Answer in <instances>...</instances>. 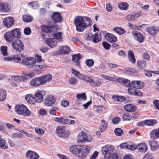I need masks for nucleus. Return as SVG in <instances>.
<instances>
[{"instance_id": "473e14b6", "label": "nucleus", "mask_w": 159, "mask_h": 159, "mask_svg": "<svg viewBox=\"0 0 159 159\" xmlns=\"http://www.w3.org/2000/svg\"><path fill=\"white\" fill-rule=\"evenodd\" d=\"M9 10L7 4L0 2V11L7 12Z\"/></svg>"}, {"instance_id": "c03bdc74", "label": "nucleus", "mask_w": 159, "mask_h": 159, "mask_svg": "<svg viewBox=\"0 0 159 159\" xmlns=\"http://www.w3.org/2000/svg\"><path fill=\"white\" fill-rule=\"evenodd\" d=\"M119 7L121 10H126L129 7V5L126 2H121L118 4Z\"/></svg>"}, {"instance_id": "423d86ee", "label": "nucleus", "mask_w": 159, "mask_h": 159, "mask_svg": "<svg viewBox=\"0 0 159 159\" xmlns=\"http://www.w3.org/2000/svg\"><path fill=\"white\" fill-rule=\"evenodd\" d=\"M90 150V148L89 146H84L79 151L77 156L80 158L85 157L89 153Z\"/></svg>"}, {"instance_id": "774afa93", "label": "nucleus", "mask_w": 159, "mask_h": 159, "mask_svg": "<svg viewBox=\"0 0 159 159\" xmlns=\"http://www.w3.org/2000/svg\"><path fill=\"white\" fill-rule=\"evenodd\" d=\"M126 18L129 21H132L134 20L133 17V14H129L127 15L126 17Z\"/></svg>"}, {"instance_id": "13d9d810", "label": "nucleus", "mask_w": 159, "mask_h": 159, "mask_svg": "<svg viewBox=\"0 0 159 159\" xmlns=\"http://www.w3.org/2000/svg\"><path fill=\"white\" fill-rule=\"evenodd\" d=\"M101 77L103 79H105L107 80H109L110 81H114V78L112 77L109 76L101 74L100 75Z\"/></svg>"}, {"instance_id": "e2e57ef3", "label": "nucleus", "mask_w": 159, "mask_h": 159, "mask_svg": "<svg viewBox=\"0 0 159 159\" xmlns=\"http://www.w3.org/2000/svg\"><path fill=\"white\" fill-rule=\"evenodd\" d=\"M18 131H19V132H20L23 133L24 134H25L26 136L28 137H30V138H32L33 137V135L32 134L28 133L24 131L23 130L18 129Z\"/></svg>"}, {"instance_id": "6e6d98bb", "label": "nucleus", "mask_w": 159, "mask_h": 159, "mask_svg": "<svg viewBox=\"0 0 159 159\" xmlns=\"http://www.w3.org/2000/svg\"><path fill=\"white\" fill-rule=\"evenodd\" d=\"M0 142H1V143H0V147L1 148L4 149H7L8 148L7 143L3 139H1Z\"/></svg>"}, {"instance_id": "052dcab7", "label": "nucleus", "mask_w": 159, "mask_h": 159, "mask_svg": "<svg viewBox=\"0 0 159 159\" xmlns=\"http://www.w3.org/2000/svg\"><path fill=\"white\" fill-rule=\"evenodd\" d=\"M87 65L89 67L92 66L94 64L93 61L91 59H88L86 62Z\"/></svg>"}, {"instance_id": "680f3d73", "label": "nucleus", "mask_w": 159, "mask_h": 159, "mask_svg": "<svg viewBox=\"0 0 159 159\" xmlns=\"http://www.w3.org/2000/svg\"><path fill=\"white\" fill-rule=\"evenodd\" d=\"M45 66L46 65L45 64H37L34 66L35 68L37 70L42 69L45 68Z\"/></svg>"}, {"instance_id": "338daca9", "label": "nucleus", "mask_w": 159, "mask_h": 159, "mask_svg": "<svg viewBox=\"0 0 159 159\" xmlns=\"http://www.w3.org/2000/svg\"><path fill=\"white\" fill-rule=\"evenodd\" d=\"M135 70L134 69H129L125 70V72L129 75H131L135 73Z\"/></svg>"}, {"instance_id": "c756f323", "label": "nucleus", "mask_w": 159, "mask_h": 159, "mask_svg": "<svg viewBox=\"0 0 159 159\" xmlns=\"http://www.w3.org/2000/svg\"><path fill=\"white\" fill-rule=\"evenodd\" d=\"M4 38L7 42L10 43H11L14 38L11 33L9 32H7L5 34Z\"/></svg>"}, {"instance_id": "e433bc0d", "label": "nucleus", "mask_w": 159, "mask_h": 159, "mask_svg": "<svg viewBox=\"0 0 159 159\" xmlns=\"http://www.w3.org/2000/svg\"><path fill=\"white\" fill-rule=\"evenodd\" d=\"M71 72L73 75L75 76L79 79H84V75H83L80 74L79 72L73 69H72Z\"/></svg>"}, {"instance_id": "09e8293b", "label": "nucleus", "mask_w": 159, "mask_h": 159, "mask_svg": "<svg viewBox=\"0 0 159 159\" xmlns=\"http://www.w3.org/2000/svg\"><path fill=\"white\" fill-rule=\"evenodd\" d=\"M72 61L75 62H77L81 58V55L80 53L72 56Z\"/></svg>"}, {"instance_id": "4d7b16f0", "label": "nucleus", "mask_w": 159, "mask_h": 159, "mask_svg": "<svg viewBox=\"0 0 159 159\" xmlns=\"http://www.w3.org/2000/svg\"><path fill=\"white\" fill-rule=\"evenodd\" d=\"M102 83L99 80H97L96 81L93 80L91 86L94 87L100 86L102 85Z\"/></svg>"}, {"instance_id": "f257e3e1", "label": "nucleus", "mask_w": 159, "mask_h": 159, "mask_svg": "<svg viewBox=\"0 0 159 159\" xmlns=\"http://www.w3.org/2000/svg\"><path fill=\"white\" fill-rule=\"evenodd\" d=\"M74 23L76 26L77 30L78 32L83 31L87 27V24L82 17L78 16L74 20Z\"/></svg>"}, {"instance_id": "6e6552de", "label": "nucleus", "mask_w": 159, "mask_h": 159, "mask_svg": "<svg viewBox=\"0 0 159 159\" xmlns=\"http://www.w3.org/2000/svg\"><path fill=\"white\" fill-rule=\"evenodd\" d=\"M157 120H145L144 121H142L138 122L137 125L139 126H144L145 125L153 126L157 124Z\"/></svg>"}, {"instance_id": "2eb2a0df", "label": "nucleus", "mask_w": 159, "mask_h": 159, "mask_svg": "<svg viewBox=\"0 0 159 159\" xmlns=\"http://www.w3.org/2000/svg\"><path fill=\"white\" fill-rule=\"evenodd\" d=\"M26 157L29 159H38L39 156L38 154L31 150H29L26 153Z\"/></svg>"}, {"instance_id": "c85d7f7f", "label": "nucleus", "mask_w": 159, "mask_h": 159, "mask_svg": "<svg viewBox=\"0 0 159 159\" xmlns=\"http://www.w3.org/2000/svg\"><path fill=\"white\" fill-rule=\"evenodd\" d=\"M87 135L84 132H81L78 135L77 140L79 143H82L83 141H85Z\"/></svg>"}, {"instance_id": "412c9836", "label": "nucleus", "mask_w": 159, "mask_h": 159, "mask_svg": "<svg viewBox=\"0 0 159 159\" xmlns=\"http://www.w3.org/2000/svg\"><path fill=\"white\" fill-rule=\"evenodd\" d=\"M55 102V100L52 96L47 97L45 99V102L46 106H52L53 105Z\"/></svg>"}, {"instance_id": "bf43d9fd", "label": "nucleus", "mask_w": 159, "mask_h": 159, "mask_svg": "<svg viewBox=\"0 0 159 159\" xmlns=\"http://www.w3.org/2000/svg\"><path fill=\"white\" fill-rule=\"evenodd\" d=\"M152 103L154 107L157 109L159 110V100H154Z\"/></svg>"}, {"instance_id": "20e7f679", "label": "nucleus", "mask_w": 159, "mask_h": 159, "mask_svg": "<svg viewBox=\"0 0 159 159\" xmlns=\"http://www.w3.org/2000/svg\"><path fill=\"white\" fill-rule=\"evenodd\" d=\"M36 63V60L34 57H26L23 60L22 64L29 68H32Z\"/></svg>"}, {"instance_id": "5fc2aeb1", "label": "nucleus", "mask_w": 159, "mask_h": 159, "mask_svg": "<svg viewBox=\"0 0 159 159\" xmlns=\"http://www.w3.org/2000/svg\"><path fill=\"white\" fill-rule=\"evenodd\" d=\"M81 80H84L85 82H87L90 83L91 86L93 81V79L91 77L89 76H85L84 75V79Z\"/></svg>"}, {"instance_id": "72a5a7b5", "label": "nucleus", "mask_w": 159, "mask_h": 159, "mask_svg": "<svg viewBox=\"0 0 159 159\" xmlns=\"http://www.w3.org/2000/svg\"><path fill=\"white\" fill-rule=\"evenodd\" d=\"M53 28H55V27L43 25L41 27V28L43 31L46 33H50L53 32L52 29H53Z\"/></svg>"}, {"instance_id": "a18cd8bd", "label": "nucleus", "mask_w": 159, "mask_h": 159, "mask_svg": "<svg viewBox=\"0 0 159 159\" xmlns=\"http://www.w3.org/2000/svg\"><path fill=\"white\" fill-rule=\"evenodd\" d=\"M23 19L24 22L28 23L31 22L33 20V18L30 15H25L23 16Z\"/></svg>"}, {"instance_id": "b1692460", "label": "nucleus", "mask_w": 159, "mask_h": 159, "mask_svg": "<svg viewBox=\"0 0 159 159\" xmlns=\"http://www.w3.org/2000/svg\"><path fill=\"white\" fill-rule=\"evenodd\" d=\"M105 37L106 39L110 43L115 42L117 40V38L115 36L109 33H107Z\"/></svg>"}, {"instance_id": "4c0bfd02", "label": "nucleus", "mask_w": 159, "mask_h": 159, "mask_svg": "<svg viewBox=\"0 0 159 159\" xmlns=\"http://www.w3.org/2000/svg\"><path fill=\"white\" fill-rule=\"evenodd\" d=\"M107 123L104 120H102L101 123V126L100 129L102 132H104L106 130L107 126Z\"/></svg>"}, {"instance_id": "f3484780", "label": "nucleus", "mask_w": 159, "mask_h": 159, "mask_svg": "<svg viewBox=\"0 0 159 159\" xmlns=\"http://www.w3.org/2000/svg\"><path fill=\"white\" fill-rule=\"evenodd\" d=\"M117 81L123 85L127 87L131 86L130 80L126 79L119 78L117 80Z\"/></svg>"}, {"instance_id": "f03ea898", "label": "nucleus", "mask_w": 159, "mask_h": 159, "mask_svg": "<svg viewBox=\"0 0 159 159\" xmlns=\"http://www.w3.org/2000/svg\"><path fill=\"white\" fill-rule=\"evenodd\" d=\"M114 149L113 146L107 145L102 148V151L106 159H109Z\"/></svg>"}, {"instance_id": "de8ad7c7", "label": "nucleus", "mask_w": 159, "mask_h": 159, "mask_svg": "<svg viewBox=\"0 0 159 159\" xmlns=\"http://www.w3.org/2000/svg\"><path fill=\"white\" fill-rule=\"evenodd\" d=\"M1 52L3 56H7L8 54L7 47L6 46H2L0 48Z\"/></svg>"}, {"instance_id": "393cba45", "label": "nucleus", "mask_w": 159, "mask_h": 159, "mask_svg": "<svg viewBox=\"0 0 159 159\" xmlns=\"http://www.w3.org/2000/svg\"><path fill=\"white\" fill-rule=\"evenodd\" d=\"M81 148L80 146L75 145L71 147L70 148V150L72 153L77 156Z\"/></svg>"}, {"instance_id": "c9c22d12", "label": "nucleus", "mask_w": 159, "mask_h": 159, "mask_svg": "<svg viewBox=\"0 0 159 159\" xmlns=\"http://www.w3.org/2000/svg\"><path fill=\"white\" fill-rule=\"evenodd\" d=\"M128 55L129 61L133 63H135V59L133 52L132 51L129 50L128 52Z\"/></svg>"}, {"instance_id": "7ed1b4c3", "label": "nucleus", "mask_w": 159, "mask_h": 159, "mask_svg": "<svg viewBox=\"0 0 159 159\" xmlns=\"http://www.w3.org/2000/svg\"><path fill=\"white\" fill-rule=\"evenodd\" d=\"M16 112L19 115L26 116L30 115L31 112L27 108L23 105L16 106L15 107Z\"/></svg>"}, {"instance_id": "3c124183", "label": "nucleus", "mask_w": 159, "mask_h": 159, "mask_svg": "<svg viewBox=\"0 0 159 159\" xmlns=\"http://www.w3.org/2000/svg\"><path fill=\"white\" fill-rule=\"evenodd\" d=\"M114 132L116 135L118 136H121L123 134V131L120 128H116L114 130Z\"/></svg>"}, {"instance_id": "0eeeda50", "label": "nucleus", "mask_w": 159, "mask_h": 159, "mask_svg": "<svg viewBox=\"0 0 159 159\" xmlns=\"http://www.w3.org/2000/svg\"><path fill=\"white\" fill-rule=\"evenodd\" d=\"M12 44L14 49L17 52H20L24 49L23 43L20 40L18 39L13 42Z\"/></svg>"}, {"instance_id": "f704fd0d", "label": "nucleus", "mask_w": 159, "mask_h": 159, "mask_svg": "<svg viewBox=\"0 0 159 159\" xmlns=\"http://www.w3.org/2000/svg\"><path fill=\"white\" fill-rule=\"evenodd\" d=\"M148 30L149 34L152 35H155L158 31L157 28L154 26L148 28Z\"/></svg>"}, {"instance_id": "2f4dec72", "label": "nucleus", "mask_w": 159, "mask_h": 159, "mask_svg": "<svg viewBox=\"0 0 159 159\" xmlns=\"http://www.w3.org/2000/svg\"><path fill=\"white\" fill-rule=\"evenodd\" d=\"M148 144L150 146L152 151H155L159 147L157 143L154 141H151L148 142Z\"/></svg>"}, {"instance_id": "69168bd1", "label": "nucleus", "mask_w": 159, "mask_h": 159, "mask_svg": "<svg viewBox=\"0 0 159 159\" xmlns=\"http://www.w3.org/2000/svg\"><path fill=\"white\" fill-rule=\"evenodd\" d=\"M24 33L26 35H29L31 33V30L29 27H26L24 30Z\"/></svg>"}, {"instance_id": "37998d69", "label": "nucleus", "mask_w": 159, "mask_h": 159, "mask_svg": "<svg viewBox=\"0 0 159 159\" xmlns=\"http://www.w3.org/2000/svg\"><path fill=\"white\" fill-rule=\"evenodd\" d=\"M7 93L5 90L0 89V101H3L6 98Z\"/></svg>"}, {"instance_id": "603ef678", "label": "nucleus", "mask_w": 159, "mask_h": 159, "mask_svg": "<svg viewBox=\"0 0 159 159\" xmlns=\"http://www.w3.org/2000/svg\"><path fill=\"white\" fill-rule=\"evenodd\" d=\"M76 97L78 100L83 99L85 101L86 99V97L85 93L82 94H78L77 95Z\"/></svg>"}, {"instance_id": "a878e982", "label": "nucleus", "mask_w": 159, "mask_h": 159, "mask_svg": "<svg viewBox=\"0 0 159 159\" xmlns=\"http://www.w3.org/2000/svg\"><path fill=\"white\" fill-rule=\"evenodd\" d=\"M10 33L14 38H20L21 37L20 32V30L18 28L12 30Z\"/></svg>"}, {"instance_id": "dca6fc26", "label": "nucleus", "mask_w": 159, "mask_h": 159, "mask_svg": "<svg viewBox=\"0 0 159 159\" xmlns=\"http://www.w3.org/2000/svg\"><path fill=\"white\" fill-rule=\"evenodd\" d=\"M27 78V77L25 75H13L11 77L12 81H14L17 83L23 81Z\"/></svg>"}, {"instance_id": "0e129e2a", "label": "nucleus", "mask_w": 159, "mask_h": 159, "mask_svg": "<svg viewBox=\"0 0 159 159\" xmlns=\"http://www.w3.org/2000/svg\"><path fill=\"white\" fill-rule=\"evenodd\" d=\"M127 146L128 148H127L130 150H134L136 149V145H133L129 143H128Z\"/></svg>"}, {"instance_id": "9b49d317", "label": "nucleus", "mask_w": 159, "mask_h": 159, "mask_svg": "<svg viewBox=\"0 0 159 159\" xmlns=\"http://www.w3.org/2000/svg\"><path fill=\"white\" fill-rule=\"evenodd\" d=\"M52 19L53 21L56 23L60 22L62 20L61 15L58 12H56L53 13L52 15Z\"/></svg>"}, {"instance_id": "1a4fd4ad", "label": "nucleus", "mask_w": 159, "mask_h": 159, "mask_svg": "<svg viewBox=\"0 0 159 159\" xmlns=\"http://www.w3.org/2000/svg\"><path fill=\"white\" fill-rule=\"evenodd\" d=\"M3 23L4 25L7 27H10L14 24V19L11 17H7L4 19Z\"/></svg>"}, {"instance_id": "a19ab883", "label": "nucleus", "mask_w": 159, "mask_h": 159, "mask_svg": "<svg viewBox=\"0 0 159 159\" xmlns=\"http://www.w3.org/2000/svg\"><path fill=\"white\" fill-rule=\"evenodd\" d=\"M146 62L143 60L138 61L137 62V66L138 68L143 69L146 67Z\"/></svg>"}, {"instance_id": "4be33fe9", "label": "nucleus", "mask_w": 159, "mask_h": 159, "mask_svg": "<svg viewBox=\"0 0 159 159\" xmlns=\"http://www.w3.org/2000/svg\"><path fill=\"white\" fill-rule=\"evenodd\" d=\"M60 50L58 51V53L59 54H66L69 53L70 49V48L67 46H65L61 47Z\"/></svg>"}, {"instance_id": "9d476101", "label": "nucleus", "mask_w": 159, "mask_h": 159, "mask_svg": "<svg viewBox=\"0 0 159 159\" xmlns=\"http://www.w3.org/2000/svg\"><path fill=\"white\" fill-rule=\"evenodd\" d=\"M132 34L134 39L139 42L141 43L144 40L143 35L139 32L136 31H133Z\"/></svg>"}, {"instance_id": "bb28decb", "label": "nucleus", "mask_w": 159, "mask_h": 159, "mask_svg": "<svg viewBox=\"0 0 159 159\" xmlns=\"http://www.w3.org/2000/svg\"><path fill=\"white\" fill-rule=\"evenodd\" d=\"M25 99L28 103L31 104H34L36 102L34 96H33L30 94L26 95L25 97Z\"/></svg>"}, {"instance_id": "79ce46f5", "label": "nucleus", "mask_w": 159, "mask_h": 159, "mask_svg": "<svg viewBox=\"0 0 159 159\" xmlns=\"http://www.w3.org/2000/svg\"><path fill=\"white\" fill-rule=\"evenodd\" d=\"M55 121L63 124H73L75 123V121L73 120H71L70 122L69 120H55Z\"/></svg>"}, {"instance_id": "f8f14e48", "label": "nucleus", "mask_w": 159, "mask_h": 159, "mask_svg": "<svg viewBox=\"0 0 159 159\" xmlns=\"http://www.w3.org/2000/svg\"><path fill=\"white\" fill-rule=\"evenodd\" d=\"M30 84L34 87H37L43 85L40 77L34 78L32 79L30 81Z\"/></svg>"}, {"instance_id": "a211bd4d", "label": "nucleus", "mask_w": 159, "mask_h": 159, "mask_svg": "<svg viewBox=\"0 0 159 159\" xmlns=\"http://www.w3.org/2000/svg\"><path fill=\"white\" fill-rule=\"evenodd\" d=\"M40 77L42 84L43 85L45 84L46 83L51 80L52 78V76L51 74H48L46 75H43Z\"/></svg>"}, {"instance_id": "39448f33", "label": "nucleus", "mask_w": 159, "mask_h": 159, "mask_svg": "<svg viewBox=\"0 0 159 159\" xmlns=\"http://www.w3.org/2000/svg\"><path fill=\"white\" fill-rule=\"evenodd\" d=\"M66 127L64 126H59L57 128L56 133L57 136L60 137L66 138L70 134V132L68 131H65Z\"/></svg>"}, {"instance_id": "ea45409f", "label": "nucleus", "mask_w": 159, "mask_h": 159, "mask_svg": "<svg viewBox=\"0 0 159 159\" xmlns=\"http://www.w3.org/2000/svg\"><path fill=\"white\" fill-rule=\"evenodd\" d=\"M112 98L115 101L120 102H124L125 101V98L123 96H118V95H113Z\"/></svg>"}, {"instance_id": "ddd939ff", "label": "nucleus", "mask_w": 159, "mask_h": 159, "mask_svg": "<svg viewBox=\"0 0 159 159\" xmlns=\"http://www.w3.org/2000/svg\"><path fill=\"white\" fill-rule=\"evenodd\" d=\"M35 102L41 103L43 100V96L41 92H36L34 95Z\"/></svg>"}, {"instance_id": "6ab92c4d", "label": "nucleus", "mask_w": 159, "mask_h": 159, "mask_svg": "<svg viewBox=\"0 0 159 159\" xmlns=\"http://www.w3.org/2000/svg\"><path fill=\"white\" fill-rule=\"evenodd\" d=\"M136 149L140 152H145L147 150L148 146L146 143H142L136 146Z\"/></svg>"}, {"instance_id": "58836bf2", "label": "nucleus", "mask_w": 159, "mask_h": 159, "mask_svg": "<svg viewBox=\"0 0 159 159\" xmlns=\"http://www.w3.org/2000/svg\"><path fill=\"white\" fill-rule=\"evenodd\" d=\"M113 30L120 35L124 34L125 32V31L124 29L120 27L114 28Z\"/></svg>"}, {"instance_id": "4468645a", "label": "nucleus", "mask_w": 159, "mask_h": 159, "mask_svg": "<svg viewBox=\"0 0 159 159\" xmlns=\"http://www.w3.org/2000/svg\"><path fill=\"white\" fill-rule=\"evenodd\" d=\"M144 86V83L140 81L134 80L131 82V86L134 88L140 89Z\"/></svg>"}, {"instance_id": "aec40b11", "label": "nucleus", "mask_w": 159, "mask_h": 159, "mask_svg": "<svg viewBox=\"0 0 159 159\" xmlns=\"http://www.w3.org/2000/svg\"><path fill=\"white\" fill-rule=\"evenodd\" d=\"M150 137L153 139L159 138V127L157 129L151 131L150 133Z\"/></svg>"}, {"instance_id": "cd10ccee", "label": "nucleus", "mask_w": 159, "mask_h": 159, "mask_svg": "<svg viewBox=\"0 0 159 159\" xmlns=\"http://www.w3.org/2000/svg\"><path fill=\"white\" fill-rule=\"evenodd\" d=\"M45 42L46 44L51 48L55 46L57 43L56 41L53 38L48 39L46 40Z\"/></svg>"}, {"instance_id": "49530a36", "label": "nucleus", "mask_w": 159, "mask_h": 159, "mask_svg": "<svg viewBox=\"0 0 159 159\" xmlns=\"http://www.w3.org/2000/svg\"><path fill=\"white\" fill-rule=\"evenodd\" d=\"M53 39L58 40L59 41H62V33L60 32L57 33L56 34H53Z\"/></svg>"}, {"instance_id": "8fccbe9b", "label": "nucleus", "mask_w": 159, "mask_h": 159, "mask_svg": "<svg viewBox=\"0 0 159 159\" xmlns=\"http://www.w3.org/2000/svg\"><path fill=\"white\" fill-rule=\"evenodd\" d=\"M100 40L101 38L99 35H98V34L97 33H95L93 36V41L94 43H97L100 41Z\"/></svg>"}, {"instance_id": "5701e85b", "label": "nucleus", "mask_w": 159, "mask_h": 159, "mask_svg": "<svg viewBox=\"0 0 159 159\" xmlns=\"http://www.w3.org/2000/svg\"><path fill=\"white\" fill-rule=\"evenodd\" d=\"M125 109L128 112H133L137 110V107L131 104H127L124 107Z\"/></svg>"}, {"instance_id": "7c9ffc66", "label": "nucleus", "mask_w": 159, "mask_h": 159, "mask_svg": "<svg viewBox=\"0 0 159 159\" xmlns=\"http://www.w3.org/2000/svg\"><path fill=\"white\" fill-rule=\"evenodd\" d=\"M24 56L22 54L20 53L17 55H15L14 57V59L18 63H22V61L24 58Z\"/></svg>"}, {"instance_id": "864d4df0", "label": "nucleus", "mask_w": 159, "mask_h": 159, "mask_svg": "<svg viewBox=\"0 0 159 159\" xmlns=\"http://www.w3.org/2000/svg\"><path fill=\"white\" fill-rule=\"evenodd\" d=\"M77 80L76 78L74 77H71L69 80V83L73 85H75L77 83Z\"/></svg>"}]
</instances>
